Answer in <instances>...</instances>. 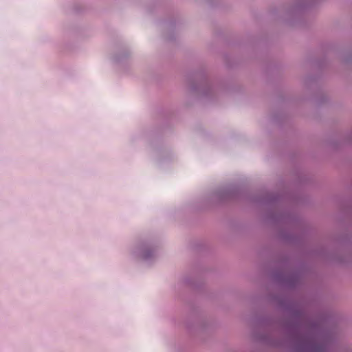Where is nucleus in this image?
Returning a JSON list of instances; mask_svg holds the SVG:
<instances>
[{"instance_id":"f257e3e1","label":"nucleus","mask_w":352,"mask_h":352,"mask_svg":"<svg viewBox=\"0 0 352 352\" xmlns=\"http://www.w3.org/2000/svg\"><path fill=\"white\" fill-rule=\"evenodd\" d=\"M154 254V252L148 248H143L140 252V255L144 260H148L151 258Z\"/></svg>"}]
</instances>
